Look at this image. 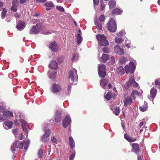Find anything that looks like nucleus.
<instances>
[{"label": "nucleus", "instance_id": "nucleus-1", "mask_svg": "<svg viewBox=\"0 0 160 160\" xmlns=\"http://www.w3.org/2000/svg\"><path fill=\"white\" fill-rule=\"evenodd\" d=\"M30 141L29 140L26 141L23 140L21 142L18 141H16L11 146V150L13 152L15 151V148H19L20 149L23 148L24 146V148L25 150L28 149Z\"/></svg>", "mask_w": 160, "mask_h": 160}, {"label": "nucleus", "instance_id": "nucleus-2", "mask_svg": "<svg viewBox=\"0 0 160 160\" xmlns=\"http://www.w3.org/2000/svg\"><path fill=\"white\" fill-rule=\"evenodd\" d=\"M68 78L69 82L74 85L77 84L78 81V75L76 69L72 68L71 70L68 73Z\"/></svg>", "mask_w": 160, "mask_h": 160}, {"label": "nucleus", "instance_id": "nucleus-3", "mask_svg": "<svg viewBox=\"0 0 160 160\" xmlns=\"http://www.w3.org/2000/svg\"><path fill=\"white\" fill-rule=\"evenodd\" d=\"M96 38L98 41L99 45L104 46L108 45L109 42L105 36L101 34H98L96 36Z\"/></svg>", "mask_w": 160, "mask_h": 160}, {"label": "nucleus", "instance_id": "nucleus-4", "mask_svg": "<svg viewBox=\"0 0 160 160\" xmlns=\"http://www.w3.org/2000/svg\"><path fill=\"white\" fill-rule=\"evenodd\" d=\"M107 27L108 29L111 32H115L117 30V25L115 20L112 18H110L108 21Z\"/></svg>", "mask_w": 160, "mask_h": 160}, {"label": "nucleus", "instance_id": "nucleus-5", "mask_svg": "<svg viewBox=\"0 0 160 160\" xmlns=\"http://www.w3.org/2000/svg\"><path fill=\"white\" fill-rule=\"evenodd\" d=\"M62 87L60 85L55 83H52L50 88L51 91L54 93H59L62 90Z\"/></svg>", "mask_w": 160, "mask_h": 160}, {"label": "nucleus", "instance_id": "nucleus-6", "mask_svg": "<svg viewBox=\"0 0 160 160\" xmlns=\"http://www.w3.org/2000/svg\"><path fill=\"white\" fill-rule=\"evenodd\" d=\"M134 64L132 62H130L128 65H126L125 67V71L127 73H133L134 71Z\"/></svg>", "mask_w": 160, "mask_h": 160}, {"label": "nucleus", "instance_id": "nucleus-7", "mask_svg": "<svg viewBox=\"0 0 160 160\" xmlns=\"http://www.w3.org/2000/svg\"><path fill=\"white\" fill-rule=\"evenodd\" d=\"M41 27L40 24H37L35 26H33L30 30L29 33L30 34H38L40 31Z\"/></svg>", "mask_w": 160, "mask_h": 160}, {"label": "nucleus", "instance_id": "nucleus-8", "mask_svg": "<svg viewBox=\"0 0 160 160\" xmlns=\"http://www.w3.org/2000/svg\"><path fill=\"white\" fill-rule=\"evenodd\" d=\"M106 66L103 64L100 65L98 68V73L99 76L102 78H104L106 76Z\"/></svg>", "mask_w": 160, "mask_h": 160}, {"label": "nucleus", "instance_id": "nucleus-9", "mask_svg": "<svg viewBox=\"0 0 160 160\" xmlns=\"http://www.w3.org/2000/svg\"><path fill=\"white\" fill-rule=\"evenodd\" d=\"M48 48L53 52H56L58 51L59 48L56 42L54 41L50 43Z\"/></svg>", "mask_w": 160, "mask_h": 160}, {"label": "nucleus", "instance_id": "nucleus-10", "mask_svg": "<svg viewBox=\"0 0 160 160\" xmlns=\"http://www.w3.org/2000/svg\"><path fill=\"white\" fill-rule=\"evenodd\" d=\"M71 119L69 115H66L62 121V126L66 128L70 124Z\"/></svg>", "mask_w": 160, "mask_h": 160}, {"label": "nucleus", "instance_id": "nucleus-11", "mask_svg": "<svg viewBox=\"0 0 160 160\" xmlns=\"http://www.w3.org/2000/svg\"><path fill=\"white\" fill-rule=\"evenodd\" d=\"M62 114L61 112L60 111H57L55 114V121L56 122L59 123L62 119Z\"/></svg>", "mask_w": 160, "mask_h": 160}, {"label": "nucleus", "instance_id": "nucleus-12", "mask_svg": "<svg viewBox=\"0 0 160 160\" xmlns=\"http://www.w3.org/2000/svg\"><path fill=\"white\" fill-rule=\"evenodd\" d=\"M128 87H137L138 86V83L135 82L134 80L132 78H130L128 81L127 83Z\"/></svg>", "mask_w": 160, "mask_h": 160}, {"label": "nucleus", "instance_id": "nucleus-13", "mask_svg": "<svg viewBox=\"0 0 160 160\" xmlns=\"http://www.w3.org/2000/svg\"><path fill=\"white\" fill-rule=\"evenodd\" d=\"M25 27V23L23 21L20 20L17 22L16 26V28L21 31Z\"/></svg>", "mask_w": 160, "mask_h": 160}, {"label": "nucleus", "instance_id": "nucleus-14", "mask_svg": "<svg viewBox=\"0 0 160 160\" xmlns=\"http://www.w3.org/2000/svg\"><path fill=\"white\" fill-rule=\"evenodd\" d=\"M114 50L116 53L119 55H122L123 54L124 51L119 47V45H117L114 48Z\"/></svg>", "mask_w": 160, "mask_h": 160}, {"label": "nucleus", "instance_id": "nucleus-15", "mask_svg": "<svg viewBox=\"0 0 160 160\" xmlns=\"http://www.w3.org/2000/svg\"><path fill=\"white\" fill-rule=\"evenodd\" d=\"M124 106L126 107L128 105L132 103V100L131 97L128 96L123 101Z\"/></svg>", "mask_w": 160, "mask_h": 160}, {"label": "nucleus", "instance_id": "nucleus-16", "mask_svg": "<svg viewBox=\"0 0 160 160\" xmlns=\"http://www.w3.org/2000/svg\"><path fill=\"white\" fill-rule=\"evenodd\" d=\"M58 63L54 60L52 61L49 64V67L53 69H57L58 68Z\"/></svg>", "mask_w": 160, "mask_h": 160}, {"label": "nucleus", "instance_id": "nucleus-17", "mask_svg": "<svg viewBox=\"0 0 160 160\" xmlns=\"http://www.w3.org/2000/svg\"><path fill=\"white\" fill-rule=\"evenodd\" d=\"M157 92V90L153 88H152L150 91V94L151 97L153 100L156 97Z\"/></svg>", "mask_w": 160, "mask_h": 160}, {"label": "nucleus", "instance_id": "nucleus-18", "mask_svg": "<svg viewBox=\"0 0 160 160\" xmlns=\"http://www.w3.org/2000/svg\"><path fill=\"white\" fill-rule=\"evenodd\" d=\"M109 8L110 9H112L115 8L116 6V2L115 0H110L108 2Z\"/></svg>", "mask_w": 160, "mask_h": 160}, {"label": "nucleus", "instance_id": "nucleus-19", "mask_svg": "<svg viewBox=\"0 0 160 160\" xmlns=\"http://www.w3.org/2000/svg\"><path fill=\"white\" fill-rule=\"evenodd\" d=\"M124 135L125 139L128 142H134L136 141L137 140L136 138L130 137L129 135L126 133L124 134Z\"/></svg>", "mask_w": 160, "mask_h": 160}, {"label": "nucleus", "instance_id": "nucleus-20", "mask_svg": "<svg viewBox=\"0 0 160 160\" xmlns=\"http://www.w3.org/2000/svg\"><path fill=\"white\" fill-rule=\"evenodd\" d=\"M132 146L134 152L137 154H138L140 151L138 144V143H133Z\"/></svg>", "mask_w": 160, "mask_h": 160}, {"label": "nucleus", "instance_id": "nucleus-21", "mask_svg": "<svg viewBox=\"0 0 160 160\" xmlns=\"http://www.w3.org/2000/svg\"><path fill=\"white\" fill-rule=\"evenodd\" d=\"M108 82V80L104 79H101L100 81V84L103 88L105 87Z\"/></svg>", "mask_w": 160, "mask_h": 160}, {"label": "nucleus", "instance_id": "nucleus-22", "mask_svg": "<svg viewBox=\"0 0 160 160\" xmlns=\"http://www.w3.org/2000/svg\"><path fill=\"white\" fill-rule=\"evenodd\" d=\"M101 58L103 62H106L109 59V56L107 54H103Z\"/></svg>", "mask_w": 160, "mask_h": 160}, {"label": "nucleus", "instance_id": "nucleus-23", "mask_svg": "<svg viewBox=\"0 0 160 160\" xmlns=\"http://www.w3.org/2000/svg\"><path fill=\"white\" fill-rule=\"evenodd\" d=\"M3 115L4 117L7 116V117H10L12 116L13 114L12 113L8 111H4L2 112Z\"/></svg>", "mask_w": 160, "mask_h": 160}, {"label": "nucleus", "instance_id": "nucleus-24", "mask_svg": "<svg viewBox=\"0 0 160 160\" xmlns=\"http://www.w3.org/2000/svg\"><path fill=\"white\" fill-rule=\"evenodd\" d=\"M117 72L119 74L122 75L124 73V69L123 67L120 66L118 68Z\"/></svg>", "mask_w": 160, "mask_h": 160}, {"label": "nucleus", "instance_id": "nucleus-25", "mask_svg": "<svg viewBox=\"0 0 160 160\" xmlns=\"http://www.w3.org/2000/svg\"><path fill=\"white\" fill-rule=\"evenodd\" d=\"M121 13V11L119 9L116 8L113 9L112 12V15H117L120 14Z\"/></svg>", "mask_w": 160, "mask_h": 160}, {"label": "nucleus", "instance_id": "nucleus-26", "mask_svg": "<svg viewBox=\"0 0 160 160\" xmlns=\"http://www.w3.org/2000/svg\"><path fill=\"white\" fill-rule=\"evenodd\" d=\"M69 142L70 148H73L75 147V144L74 140L72 137H69Z\"/></svg>", "mask_w": 160, "mask_h": 160}, {"label": "nucleus", "instance_id": "nucleus-27", "mask_svg": "<svg viewBox=\"0 0 160 160\" xmlns=\"http://www.w3.org/2000/svg\"><path fill=\"white\" fill-rule=\"evenodd\" d=\"M140 93L138 91L136 90L133 91L131 94V96L134 99H135V96L137 95L139 96H140Z\"/></svg>", "mask_w": 160, "mask_h": 160}, {"label": "nucleus", "instance_id": "nucleus-28", "mask_svg": "<svg viewBox=\"0 0 160 160\" xmlns=\"http://www.w3.org/2000/svg\"><path fill=\"white\" fill-rule=\"evenodd\" d=\"M95 24L97 26L98 29L101 30L102 28V26L101 23L97 20L94 21Z\"/></svg>", "mask_w": 160, "mask_h": 160}, {"label": "nucleus", "instance_id": "nucleus-29", "mask_svg": "<svg viewBox=\"0 0 160 160\" xmlns=\"http://www.w3.org/2000/svg\"><path fill=\"white\" fill-rule=\"evenodd\" d=\"M13 124L12 122L9 121H6L4 122L5 125L9 128H12Z\"/></svg>", "mask_w": 160, "mask_h": 160}, {"label": "nucleus", "instance_id": "nucleus-30", "mask_svg": "<svg viewBox=\"0 0 160 160\" xmlns=\"http://www.w3.org/2000/svg\"><path fill=\"white\" fill-rule=\"evenodd\" d=\"M148 108L147 103L145 102L144 104L142 106L139 107V109L141 111L144 112Z\"/></svg>", "mask_w": 160, "mask_h": 160}, {"label": "nucleus", "instance_id": "nucleus-31", "mask_svg": "<svg viewBox=\"0 0 160 160\" xmlns=\"http://www.w3.org/2000/svg\"><path fill=\"white\" fill-rule=\"evenodd\" d=\"M114 95L115 93H114L108 92L106 95L105 98L109 100L111 98L112 96Z\"/></svg>", "mask_w": 160, "mask_h": 160}, {"label": "nucleus", "instance_id": "nucleus-32", "mask_svg": "<svg viewBox=\"0 0 160 160\" xmlns=\"http://www.w3.org/2000/svg\"><path fill=\"white\" fill-rule=\"evenodd\" d=\"M113 112L116 115H118L120 112V108L118 107H115L114 110L113 111Z\"/></svg>", "mask_w": 160, "mask_h": 160}, {"label": "nucleus", "instance_id": "nucleus-33", "mask_svg": "<svg viewBox=\"0 0 160 160\" xmlns=\"http://www.w3.org/2000/svg\"><path fill=\"white\" fill-rule=\"evenodd\" d=\"M77 42L78 44H80L82 40V37L80 33H78L77 36Z\"/></svg>", "mask_w": 160, "mask_h": 160}, {"label": "nucleus", "instance_id": "nucleus-34", "mask_svg": "<svg viewBox=\"0 0 160 160\" xmlns=\"http://www.w3.org/2000/svg\"><path fill=\"white\" fill-rule=\"evenodd\" d=\"M127 61V59L124 57H122L119 59V62L122 65L125 64Z\"/></svg>", "mask_w": 160, "mask_h": 160}, {"label": "nucleus", "instance_id": "nucleus-35", "mask_svg": "<svg viewBox=\"0 0 160 160\" xmlns=\"http://www.w3.org/2000/svg\"><path fill=\"white\" fill-rule=\"evenodd\" d=\"M43 150L42 148H41L38 151V155L39 156V158H41L43 156Z\"/></svg>", "mask_w": 160, "mask_h": 160}, {"label": "nucleus", "instance_id": "nucleus-36", "mask_svg": "<svg viewBox=\"0 0 160 160\" xmlns=\"http://www.w3.org/2000/svg\"><path fill=\"white\" fill-rule=\"evenodd\" d=\"M20 122L22 123V127H28L29 126L28 123L26 122L24 120L21 119Z\"/></svg>", "mask_w": 160, "mask_h": 160}, {"label": "nucleus", "instance_id": "nucleus-37", "mask_svg": "<svg viewBox=\"0 0 160 160\" xmlns=\"http://www.w3.org/2000/svg\"><path fill=\"white\" fill-rule=\"evenodd\" d=\"M155 85L156 86H158V88L160 89V78H158L156 79L155 80Z\"/></svg>", "mask_w": 160, "mask_h": 160}, {"label": "nucleus", "instance_id": "nucleus-38", "mask_svg": "<svg viewBox=\"0 0 160 160\" xmlns=\"http://www.w3.org/2000/svg\"><path fill=\"white\" fill-rule=\"evenodd\" d=\"M57 75V72L56 71H53L49 74L50 78H54Z\"/></svg>", "mask_w": 160, "mask_h": 160}, {"label": "nucleus", "instance_id": "nucleus-39", "mask_svg": "<svg viewBox=\"0 0 160 160\" xmlns=\"http://www.w3.org/2000/svg\"><path fill=\"white\" fill-rule=\"evenodd\" d=\"M44 5L47 8H52L53 6V3L51 1H50L49 2H46L45 3Z\"/></svg>", "mask_w": 160, "mask_h": 160}, {"label": "nucleus", "instance_id": "nucleus-40", "mask_svg": "<svg viewBox=\"0 0 160 160\" xmlns=\"http://www.w3.org/2000/svg\"><path fill=\"white\" fill-rule=\"evenodd\" d=\"M2 9L3 10L1 13V17L2 18H5L6 16L7 11L5 8H3Z\"/></svg>", "mask_w": 160, "mask_h": 160}, {"label": "nucleus", "instance_id": "nucleus-41", "mask_svg": "<svg viewBox=\"0 0 160 160\" xmlns=\"http://www.w3.org/2000/svg\"><path fill=\"white\" fill-rule=\"evenodd\" d=\"M115 42L117 43L120 44L121 43L122 41V39L121 38L116 37L115 38Z\"/></svg>", "mask_w": 160, "mask_h": 160}, {"label": "nucleus", "instance_id": "nucleus-42", "mask_svg": "<svg viewBox=\"0 0 160 160\" xmlns=\"http://www.w3.org/2000/svg\"><path fill=\"white\" fill-rule=\"evenodd\" d=\"M50 133H51V130L50 129H48V130H47L45 131V132L43 134V135L46 136L47 137H48L50 136Z\"/></svg>", "mask_w": 160, "mask_h": 160}, {"label": "nucleus", "instance_id": "nucleus-43", "mask_svg": "<svg viewBox=\"0 0 160 160\" xmlns=\"http://www.w3.org/2000/svg\"><path fill=\"white\" fill-rule=\"evenodd\" d=\"M78 55H77L76 53H74L72 56L71 60L73 61L74 60H77L78 59Z\"/></svg>", "mask_w": 160, "mask_h": 160}, {"label": "nucleus", "instance_id": "nucleus-44", "mask_svg": "<svg viewBox=\"0 0 160 160\" xmlns=\"http://www.w3.org/2000/svg\"><path fill=\"white\" fill-rule=\"evenodd\" d=\"M12 6H17L18 5V0H13L12 1Z\"/></svg>", "mask_w": 160, "mask_h": 160}, {"label": "nucleus", "instance_id": "nucleus-45", "mask_svg": "<svg viewBox=\"0 0 160 160\" xmlns=\"http://www.w3.org/2000/svg\"><path fill=\"white\" fill-rule=\"evenodd\" d=\"M100 3V10L101 11H102L104 10L105 8V4L102 0L101 1Z\"/></svg>", "mask_w": 160, "mask_h": 160}, {"label": "nucleus", "instance_id": "nucleus-46", "mask_svg": "<svg viewBox=\"0 0 160 160\" xmlns=\"http://www.w3.org/2000/svg\"><path fill=\"white\" fill-rule=\"evenodd\" d=\"M48 137L43 135L42 137V140L43 142H48L49 140Z\"/></svg>", "mask_w": 160, "mask_h": 160}, {"label": "nucleus", "instance_id": "nucleus-47", "mask_svg": "<svg viewBox=\"0 0 160 160\" xmlns=\"http://www.w3.org/2000/svg\"><path fill=\"white\" fill-rule=\"evenodd\" d=\"M56 8L59 11L62 12H64V8L62 6H56Z\"/></svg>", "mask_w": 160, "mask_h": 160}, {"label": "nucleus", "instance_id": "nucleus-48", "mask_svg": "<svg viewBox=\"0 0 160 160\" xmlns=\"http://www.w3.org/2000/svg\"><path fill=\"white\" fill-rule=\"evenodd\" d=\"M103 52L106 53H108L110 52V49L107 47H104L102 49Z\"/></svg>", "mask_w": 160, "mask_h": 160}, {"label": "nucleus", "instance_id": "nucleus-49", "mask_svg": "<svg viewBox=\"0 0 160 160\" xmlns=\"http://www.w3.org/2000/svg\"><path fill=\"white\" fill-rule=\"evenodd\" d=\"M99 20L101 22H103L105 20V16L103 15H101L99 17Z\"/></svg>", "mask_w": 160, "mask_h": 160}, {"label": "nucleus", "instance_id": "nucleus-50", "mask_svg": "<svg viewBox=\"0 0 160 160\" xmlns=\"http://www.w3.org/2000/svg\"><path fill=\"white\" fill-rule=\"evenodd\" d=\"M51 140L52 142L54 143H57V140L55 137L54 136L52 137Z\"/></svg>", "mask_w": 160, "mask_h": 160}, {"label": "nucleus", "instance_id": "nucleus-51", "mask_svg": "<svg viewBox=\"0 0 160 160\" xmlns=\"http://www.w3.org/2000/svg\"><path fill=\"white\" fill-rule=\"evenodd\" d=\"M17 6H12V7L11 8V10L13 12H16V11L17 10Z\"/></svg>", "mask_w": 160, "mask_h": 160}, {"label": "nucleus", "instance_id": "nucleus-52", "mask_svg": "<svg viewBox=\"0 0 160 160\" xmlns=\"http://www.w3.org/2000/svg\"><path fill=\"white\" fill-rule=\"evenodd\" d=\"M18 130L17 128H14L12 130V132L15 135L17 134V132H18Z\"/></svg>", "mask_w": 160, "mask_h": 160}, {"label": "nucleus", "instance_id": "nucleus-53", "mask_svg": "<svg viewBox=\"0 0 160 160\" xmlns=\"http://www.w3.org/2000/svg\"><path fill=\"white\" fill-rule=\"evenodd\" d=\"M75 156V153H72L71 154L69 157L70 160H72Z\"/></svg>", "mask_w": 160, "mask_h": 160}, {"label": "nucleus", "instance_id": "nucleus-54", "mask_svg": "<svg viewBox=\"0 0 160 160\" xmlns=\"http://www.w3.org/2000/svg\"><path fill=\"white\" fill-rule=\"evenodd\" d=\"M69 83V84L68 86V91H69L70 90L72 87V85H73L72 83Z\"/></svg>", "mask_w": 160, "mask_h": 160}, {"label": "nucleus", "instance_id": "nucleus-55", "mask_svg": "<svg viewBox=\"0 0 160 160\" xmlns=\"http://www.w3.org/2000/svg\"><path fill=\"white\" fill-rule=\"evenodd\" d=\"M5 119L3 115H0V122L4 121Z\"/></svg>", "mask_w": 160, "mask_h": 160}, {"label": "nucleus", "instance_id": "nucleus-56", "mask_svg": "<svg viewBox=\"0 0 160 160\" xmlns=\"http://www.w3.org/2000/svg\"><path fill=\"white\" fill-rule=\"evenodd\" d=\"M47 0H36V1L37 3H43L45 2Z\"/></svg>", "mask_w": 160, "mask_h": 160}, {"label": "nucleus", "instance_id": "nucleus-57", "mask_svg": "<svg viewBox=\"0 0 160 160\" xmlns=\"http://www.w3.org/2000/svg\"><path fill=\"white\" fill-rule=\"evenodd\" d=\"M111 63L112 64H114V63L115 62V59L114 58L113 56H112L111 57Z\"/></svg>", "mask_w": 160, "mask_h": 160}, {"label": "nucleus", "instance_id": "nucleus-58", "mask_svg": "<svg viewBox=\"0 0 160 160\" xmlns=\"http://www.w3.org/2000/svg\"><path fill=\"white\" fill-rule=\"evenodd\" d=\"M93 2L95 5H97L99 3V0H93Z\"/></svg>", "mask_w": 160, "mask_h": 160}, {"label": "nucleus", "instance_id": "nucleus-59", "mask_svg": "<svg viewBox=\"0 0 160 160\" xmlns=\"http://www.w3.org/2000/svg\"><path fill=\"white\" fill-rule=\"evenodd\" d=\"M27 1H29V0H20V3L21 4H23L25 3Z\"/></svg>", "mask_w": 160, "mask_h": 160}, {"label": "nucleus", "instance_id": "nucleus-60", "mask_svg": "<svg viewBox=\"0 0 160 160\" xmlns=\"http://www.w3.org/2000/svg\"><path fill=\"white\" fill-rule=\"evenodd\" d=\"M22 135L23 134L22 133H21L20 134L19 136V138L20 140H22L23 138Z\"/></svg>", "mask_w": 160, "mask_h": 160}, {"label": "nucleus", "instance_id": "nucleus-61", "mask_svg": "<svg viewBox=\"0 0 160 160\" xmlns=\"http://www.w3.org/2000/svg\"><path fill=\"white\" fill-rule=\"evenodd\" d=\"M14 16L15 17L17 18H19L20 17V15L18 13H16L14 14Z\"/></svg>", "mask_w": 160, "mask_h": 160}, {"label": "nucleus", "instance_id": "nucleus-62", "mask_svg": "<svg viewBox=\"0 0 160 160\" xmlns=\"http://www.w3.org/2000/svg\"><path fill=\"white\" fill-rule=\"evenodd\" d=\"M27 127H22L23 130L24 132H27Z\"/></svg>", "mask_w": 160, "mask_h": 160}, {"label": "nucleus", "instance_id": "nucleus-63", "mask_svg": "<svg viewBox=\"0 0 160 160\" xmlns=\"http://www.w3.org/2000/svg\"><path fill=\"white\" fill-rule=\"evenodd\" d=\"M123 34L122 32H120L117 34V35L118 36H122Z\"/></svg>", "mask_w": 160, "mask_h": 160}, {"label": "nucleus", "instance_id": "nucleus-64", "mask_svg": "<svg viewBox=\"0 0 160 160\" xmlns=\"http://www.w3.org/2000/svg\"><path fill=\"white\" fill-rule=\"evenodd\" d=\"M58 62L61 63L62 61V58H58Z\"/></svg>", "mask_w": 160, "mask_h": 160}]
</instances>
